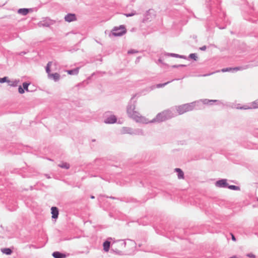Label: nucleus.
I'll list each match as a JSON object with an SVG mask.
<instances>
[{
	"instance_id": "f257e3e1",
	"label": "nucleus",
	"mask_w": 258,
	"mask_h": 258,
	"mask_svg": "<svg viewBox=\"0 0 258 258\" xmlns=\"http://www.w3.org/2000/svg\"><path fill=\"white\" fill-rule=\"evenodd\" d=\"M127 112L128 115L137 122L142 123L150 122V121L148 119L142 116L139 112L136 110V106L134 105H131L127 108Z\"/></svg>"
},
{
	"instance_id": "f03ea898",
	"label": "nucleus",
	"mask_w": 258,
	"mask_h": 258,
	"mask_svg": "<svg viewBox=\"0 0 258 258\" xmlns=\"http://www.w3.org/2000/svg\"><path fill=\"white\" fill-rule=\"evenodd\" d=\"M171 116V113L168 110H165L158 113L156 118H154L152 120L150 121V122L154 121H163Z\"/></svg>"
},
{
	"instance_id": "7ed1b4c3",
	"label": "nucleus",
	"mask_w": 258,
	"mask_h": 258,
	"mask_svg": "<svg viewBox=\"0 0 258 258\" xmlns=\"http://www.w3.org/2000/svg\"><path fill=\"white\" fill-rule=\"evenodd\" d=\"M126 33V29L123 25L116 27L112 31V34L114 36H120Z\"/></svg>"
},
{
	"instance_id": "20e7f679",
	"label": "nucleus",
	"mask_w": 258,
	"mask_h": 258,
	"mask_svg": "<svg viewBox=\"0 0 258 258\" xmlns=\"http://www.w3.org/2000/svg\"><path fill=\"white\" fill-rule=\"evenodd\" d=\"M192 110L191 106L189 104H186L178 106L177 108V111L179 114H183L185 112Z\"/></svg>"
},
{
	"instance_id": "39448f33",
	"label": "nucleus",
	"mask_w": 258,
	"mask_h": 258,
	"mask_svg": "<svg viewBox=\"0 0 258 258\" xmlns=\"http://www.w3.org/2000/svg\"><path fill=\"white\" fill-rule=\"evenodd\" d=\"M65 21L68 22H71L77 20L76 16L73 14H69L64 17Z\"/></svg>"
},
{
	"instance_id": "423d86ee",
	"label": "nucleus",
	"mask_w": 258,
	"mask_h": 258,
	"mask_svg": "<svg viewBox=\"0 0 258 258\" xmlns=\"http://www.w3.org/2000/svg\"><path fill=\"white\" fill-rule=\"evenodd\" d=\"M51 213L53 219L57 218L59 213L58 209L55 207H52L51 208Z\"/></svg>"
},
{
	"instance_id": "0eeeda50",
	"label": "nucleus",
	"mask_w": 258,
	"mask_h": 258,
	"mask_svg": "<svg viewBox=\"0 0 258 258\" xmlns=\"http://www.w3.org/2000/svg\"><path fill=\"white\" fill-rule=\"evenodd\" d=\"M227 184H228L226 179H221L218 180L216 183V185L220 187H226Z\"/></svg>"
},
{
	"instance_id": "6e6552de",
	"label": "nucleus",
	"mask_w": 258,
	"mask_h": 258,
	"mask_svg": "<svg viewBox=\"0 0 258 258\" xmlns=\"http://www.w3.org/2000/svg\"><path fill=\"white\" fill-rule=\"evenodd\" d=\"M116 121V118L114 115H111L105 120L106 123H113Z\"/></svg>"
},
{
	"instance_id": "1a4fd4ad",
	"label": "nucleus",
	"mask_w": 258,
	"mask_h": 258,
	"mask_svg": "<svg viewBox=\"0 0 258 258\" xmlns=\"http://www.w3.org/2000/svg\"><path fill=\"white\" fill-rule=\"evenodd\" d=\"M175 171L178 173V178L179 179H184V173L180 168H175Z\"/></svg>"
},
{
	"instance_id": "9d476101",
	"label": "nucleus",
	"mask_w": 258,
	"mask_h": 258,
	"mask_svg": "<svg viewBox=\"0 0 258 258\" xmlns=\"http://www.w3.org/2000/svg\"><path fill=\"white\" fill-rule=\"evenodd\" d=\"M52 255L54 258H65L66 257L65 254H62L58 251L54 252L52 254Z\"/></svg>"
},
{
	"instance_id": "9b49d317",
	"label": "nucleus",
	"mask_w": 258,
	"mask_h": 258,
	"mask_svg": "<svg viewBox=\"0 0 258 258\" xmlns=\"http://www.w3.org/2000/svg\"><path fill=\"white\" fill-rule=\"evenodd\" d=\"M110 242L108 241H106L103 243V249L105 251L108 252L110 248Z\"/></svg>"
},
{
	"instance_id": "f8f14e48",
	"label": "nucleus",
	"mask_w": 258,
	"mask_h": 258,
	"mask_svg": "<svg viewBox=\"0 0 258 258\" xmlns=\"http://www.w3.org/2000/svg\"><path fill=\"white\" fill-rule=\"evenodd\" d=\"M48 77L52 78L55 81H58L60 78V75L56 73L54 74H50Z\"/></svg>"
},
{
	"instance_id": "ddd939ff",
	"label": "nucleus",
	"mask_w": 258,
	"mask_h": 258,
	"mask_svg": "<svg viewBox=\"0 0 258 258\" xmlns=\"http://www.w3.org/2000/svg\"><path fill=\"white\" fill-rule=\"evenodd\" d=\"M29 12V10L28 9H20L18 13L23 16L26 15Z\"/></svg>"
},
{
	"instance_id": "4468645a",
	"label": "nucleus",
	"mask_w": 258,
	"mask_h": 258,
	"mask_svg": "<svg viewBox=\"0 0 258 258\" xmlns=\"http://www.w3.org/2000/svg\"><path fill=\"white\" fill-rule=\"evenodd\" d=\"M69 75H77L79 73V69L76 68L72 70H68L67 71Z\"/></svg>"
},
{
	"instance_id": "2eb2a0df",
	"label": "nucleus",
	"mask_w": 258,
	"mask_h": 258,
	"mask_svg": "<svg viewBox=\"0 0 258 258\" xmlns=\"http://www.w3.org/2000/svg\"><path fill=\"white\" fill-rule=\"evenodd\" d=\"M240 69L239 68H238V67L234 68H229L223 69L222 70V72H225L231 71H232V70H233V71H238Z\"/></svg>"
},
{
	"instance_id": "dca6fc26",
	"label": "nucleus",
	"mask_w": 258,
	"mask_h": 258,
	"mask_svg": "<svg viewBox=\"0 0 258 258\" xmlns=\"http://www.w3.org/2000/svg\"><path fill=\"white\" fill-rule=\"evenodd\" d=\"M2 251L7 255H10L12 253V251L10 248H5L2 249Z\"/></svg>"
},
{
	"instance_id": "f3484780",
	"label": "nucleus",
	"mask_w": 258,
	"mask_h": 258,
	"mask_svg": "<svg viewBox=\"0 0 258 258\" xmlns=\"http://www.w3.org/2000/svg\"><path fill=\"white\" fill-rule=\"evenodd\" d=\"M58 166L62 168L69 169L70 168V165L67 163H62L59 164Z\"/></svg>"
},
{
	"instance_id": "a211bd4d",
	"label": "nucleus",
	"mask_w": 258,
	"mask_h": 258,
	"mask_svg": "<svg viewBox=\"0 0 258 258\" xmlns=\"http://www.w3.org/2000/svg\"><path fill=\"white\" fill-rule=\"evenodd\" d=\"M51 62H48V63H47V67H46V71L47 72V73L48 74V76L49 75V74H50V67H51Z\"/></svg>"
},
{
	"instance_id": "6ab92c4d",
	"label": "nucleus",
	"mask_w": 258,
	"mask_h": 258,
	"mask_svg": "<svg viewBox=\"0 0 258 258\" xmlns=\"http://www.w3.org/2000/svg\"><path fill=\"white\" fill-rule=\"evenodd\" d=\"M4 82L10 83V80H9L8 78L7 77L0 78V83H3Z\"/></svg>"
},
{
	"instance_id": "aec40b11",
	"label": "nucleus",
	"mask_w": 258,
	"mask_h": 258,
	"mask_svg": "<svg viewBox=\"0 0 258 258\" xmlns=\"http://www.w3.org/2000/svg\"><path fill=\"white\" fill-rule=\"evenodd\" d=\"M9 84V85L11 86H17L18 84V81H17V80H15V81H10V83H8Z\"/></svg>"
},
{
	"instance_id": "412c9836",
	"label": "nucleus",
	"mask_w": 258,
	"mask_h": 258,
	"mask_svg": "<svg viewBox=\"0 0 258 258\" xmlns=\"http://www.w3.org/2000/svg\"><path fill=\"white\" fill-rule=\"evenodd\" d=\"M189 57L191 58V59H194L195 60H197V58H198V56L197 55V54L196 53H191L189 55Z\"/></svg>"
},
{
	"instance_id": "4be33fe9",
	"label": "nucleus",
	"mask_w": 258,
	"mask_h": 258,
	"mask_svg": "<svg viewBox=\"0 0 258 258\" xmlns=\"http://www.w3.org/2000/svg\"><path fill=\"white\" fill-rule=\"evenodd\" d=\"M29 85V84L27 83H24L23 84V89L25 90L26 91H29L28 90V86Z\"/></svg>"
},
{
	"instance_id": "5701e85b",
	"label": "nucleus",
	"mask_w": 258,
	"mask_h": 258,
	"mask_svg": "<svg viewBox=\"0 0 258 258\" xmlns=\"http://www.w3.org/2000/svg\"><path fill=\"white\" fill-rule=\"evenodd\" d=\"M228 188L232 190H239V187L235 185H229Z\"/></svg>"
},
{
	"instance_id": "b1692460",
	"label": "nucleus",
	"mask_w": 258,
	"mask_h": 258,
	"mask_svg": "<svg viewBox=\"0 0 258 258\" xmlns=\"http://www.w3.org/2000/svg\"><path fill=\"white\" fill-rule=\"evenodd\" d=\"M168 83H169V82L163 83V84H158L156 85V87L157 88L163 87L165 86L166 85L168 84Z\"/></svg>"
},
{
	"instance_id": "393cba45",
	"label": "nucleus",
	"mask_w": 258,
	"mask_h": 258,
	"mask_svg": "<svg viewBox=\"0 0 258 258\" xmlns=\"http://www.w3.org/2000/svg\"><path fill=\"white\" fill-rule=\"evenodd\" d=\"M138 52L137 51H136V50L135 49H131V50H130L128 51L127 53L128 54H133V53H137Z\"/></svg>"
},
{
	"instance_id": "a878e982",
	"label": "nucleus",
	"mask_w": 258,
	"mask_h": 258,
	"mask_svg": "<svg viewBox=\"0 0 258 258\" xmlns=\"http://www.w3.org/2000/svg\"><path fill=\"white\" fill-rule=\"evenodd\" d=\"M18 91H19V92L20 93V94H23L24 93V89L22 88L21 86H19V88H18Z\"/></svg>"
},
{
	"instance_id": "bb28decb",
	"label": "nucleus",
	"mask_w": 258,
	"mask_h": 258,
	"mask_svg": "<svg viewBox=\"0 0 258 258\" xmlns=\"http://www.w3.org/2000/svg\"><path fill=\"white\" fill-rule=\"evenodd\" d=\"M247 256L249 257H251V258H255V255L252 253H248L247 254Z\"/></svg>"
},
{
	"instance_id": "cd10ccee",
	"label": "nucleus",
	"mask_w": 258,
	"mask_h": 258,
	"mask_svg": "<svg viewBox=\"0 0 258 258\" xmlns=\"http://www.w3.org/2000/svg\"><path fill=\"white\" fill-rule=\"evenodd\" d=\"M170 55L172 56L176 57H180V58L182 57L181 56H179L178 54H176L172 53L170 54Z\"/></svg>"
},
{
	"instance_id": "c85d7f7f",
	"label": "nucleus",
	"mask_w": 258,
	"mask_h": 258,
	"mask_svg": "<svg viewBox=\"0 0 258 258\" xmlns=\"http://www.w3.org/2000/svg\"><path fill=\"white\" fill-rule=\"evenodd\" d=\"M230 234L231 235L232 240L234 241H235L236 238H235V236H234V235L232 233H231Z\"/></svg>"
},
{
	"instance_id": "c756f323",
	"label": "nucleus",
	"mask_w": 258,
	"mask_h": 258,
	"mask_svg": "<svg viewBox=\"0 0 258 258\" xmlns=\"http://www.w3.org/2000/svg\"><path fill=\"white\" fill-rule=\"evenodd\" d=\"M200 49L201 50H205L206 49V46H204L200 48Z\"/></svg>"
},
{
	"instance_id": "7c9ffc66",
	"label": "nucleus",
	"mask_w": 258,
	"mask_h": 258,
	"mask_svg": "<svg viewBox=\"0 0 258 258\" xmlns=\"http://www.w3.org/2000/svg\"><path fill=\"white\" fill-rule=\"evenodd\" d=\"M133 14H128V15H126V16L127 17H129V16H133Z\"/></svg>"
},
{
	"instance_id": "2f4dec72",
	"label": "nucleus",
	"mask_w": 258,
	"mask_h": 258,
	"mask_svg": "<svg viewBox=\"0 0 258 258\" xmlns=\"http://www.w3.org/2000/svg\"><path fill=\"white\" fill-rule=\"evenodd\" d=\"M91 198L92 199H94V197L93 196H92L91 197Z\"/></svg>"
}]
</instances>
